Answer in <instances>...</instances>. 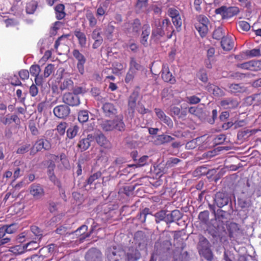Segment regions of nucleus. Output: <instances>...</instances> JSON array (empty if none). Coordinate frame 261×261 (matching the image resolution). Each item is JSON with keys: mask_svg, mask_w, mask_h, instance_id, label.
Here are the masks:
<instances>
[{"mask_svg": "<svg viewBox=\"0 0 261 261\" xmlns=\"http://www.w3.org/2000/svg\"><path fill=\"white\" fill-rule=\"evenodd\" d=\"M213 214L215 219V223H213V239L218 237L221 242H225L227 241V232L222 221L225 218V212L218 210L217 212H215L213 209Z\"/></svg>", "mask_w": 261, "mask_h": 261, "instance_id": "nucleus-1", "label": "nucleus"}, {"mask_svg": "<svg viewBox=\"0 0 261 261\" xmlns=\"http://www.w3.org/2000/svg\"><path fill=\"white\" fill-rule=\"evenodd\" d=\"M211 236L207 233V236L203 233H199L196 247L199 255L209 261L212 260V245L208 240Z\"/></svg>", "mask_w": 261, "mask_h": 261, "instance_id": "nucleus-2", "label": "nucleus"}, {"mask_svg": "<svg viewBox=\"0 0 261 261\" xmlns=\"http://www.w3.org/2000/svg\"><path fill=\"white\" fill-rule=\"evenodd\" d=\"M199 221L195 224L197 230L205 236L207 233L212 236V224L209 219V212L207 211L201 212L198 215Z\"/></svg>", "mask_w": 261, "mask_h": 261, "instance_id": "nucleus-3", "label": "nucleus"}, {"mask_svg": "<svg viewBox=\"0 0 261 261\" xmlns=\"http://www.w3.org/2000/svg\"><path fill=\"white\" fill-rule=\"evenodd\" d=\"M72 54L74 59L77 61L76 68L79 72L83 75L85 73V64L86 62V58L79 49H74Z\"/></svg>", "mask_w": 261, "mask_h": 261, "instance_id": "nucleus-4", "label": "nucleus"}, {"mask_svg": "<svg viewBox=\"0 0 261 261\" xmlns=\"http://www.w3.org/2000/svg\"><path fill=\"white\" fill-rule=\"evenodd\" d=\"M51 148V144L50 141L47 139L41 138L36 141L31 151V154H34L43 149L45 150H49Z\"/></svg>", "mask_w": 261, "mask_h": 261, "instance_id": "nucleus-5", "label": "nucleus"}, {"mask_svg": "<svg viewBox=\"0 0 261 261\" xmlns=\"http://www.w3.org/2000/svg\"><path fill=\"white\" fill-rule=\"evenodd\" d=\"M167 14L171 18L173 24L179 32L182 25V20L179 11L174 8H170L168 10Z\"/></svg>", "mask_w": 261, "mask_h": 261, "instance_id": "nucleus-6", "label": "nucleus"}, {"mask_svg": "<svg viewBox=\"0 0 261 261\" xmlns=\"http://www.w3.org/2000/svg\"><path fill=\"white\" fill-rule=\"evenodd\" d=\"M54 115L59 119H66L70 113V109L66 105H60L53 110Z\"/></svg>", "mask_w": 261, "mask_h": 261, "instance_id": "nucleus-7", "label": "nucleus"}, {"mask_svg": "<svg viewBox=\"0 0 261 261\" xmlns=\"http://www.w3.org/2000/svg\"><path fill=\"white\" fill-rule=\"evenodd\" d=\"M161 76L163 80L171 84H174L176 83V79L170 71L169 66L167 63H164L162 65L161 70Z\"/></svg>", "mask_w": 261, "mask_h": 261, "instance_id": "nucleus-8", "label": "nucleus"}, {"mask_svg": "<svg viewBox=\"0 0 261 261\" xmlns=\"http://www.w3.org/2000/svg\"><path fill=\"white\" fill-rule=\"evenodd\" d=\"M215 202L219 207H222L229 203L230 207H231L232 205L231 198L226 194L221 192L217 193L216 194Z\"/></svg>", "mask_w": 261, "mask_h": 261, "instance_id": "nucleus-9", "label": "nucleus"}, {"mask_svg": "<svg viewBox=\"0 0 261 261\" xmlns=\"http://www.w3.org/2000/svg\"><path fill=\"white\" fill-rule=\"evenodd\" d=\"M63 102L67 106L72 107L77 106L80 103V100L79 96L71 93H65L62 98Z\"/></svg>", "mask_w": 261, "mask_h": 261, "instance_id": "nucleus-10", "label": "nucleus"}, {"mask_svg": "<svg viewBox=\"0 0 261 261\" xmlns=\"http://www.w3.org/2000/svg\"><path fill=\"white\" fill-rule=\"evenodd\" d=\"M125 257L127 261H138L141 257L139 250L135 247H130L125 253Z\"/></svg>", "mask_w": 261, "mask_h": 261, "instance_id": "nucleus-11", "label": "nucleus"}, {"mask_svg": "<svg viewBox=\"0 0 261 261\" xmlns=\"http://www.w3.org/2000/svg\"><path fill=\"white\" fill-rule=\"evenodd\" d=\"M30 194L35 199H39L44 195V190L42 186L37 183L32 184L29 188Z\"/></svg>", "mask_w": 261, "mask_h": 261, "instance_id": "nucleus-12", "label": "nucleus"}, {"mask_svg": "<svg viewBox=\"0 0 261 261\" xmlns=\"http://www.w3.org/2000/svg\"><path fill=\"white\" fill-rule=\"evenodd\" d=\"M164 36H165V33L163 27H161V23L159 22L158 24H155V27L152 30L151 40L158 41Z\"/></svg>", "mask_w": 261, "mask_h": 261, "instance_id": "nucleus-13", "label": "nucleus"}, {"mask_svg": "<svg viewBox=\"0 0 261 261\" xmlns=\"http://www.w3.org/2000/svg\"><path fill=\"white\" fill-rule=\"evenodd\" d=\"M102 254L96 248H91L88 250L85 255L87 261H101Z\"/></svg>", "mask_w": 261, "mask_h": 261, "instance_id": "nucleus-14", "label": "nucleus"}, {"mask_svg": "<svg viewBox=\"0 0 261 261\" xmlns=\"http://www.w3.org/2000/svg\"><path fill=\"white\" fill-rule=\"evenodd\" d=\"M102 109L105 116L108 117H113L117 113L115 106L110 102L105 103L102 107Z\"/></svg>", "mask_w": 261, "mask_h": 261, "instance_id": "nucleus-15", "label": "nucleus"}, {"mask_svg": "<svg viewBox=\"0 0 261 261\" xmlns=\"http://www.w3.org/2000/svg\"><path fill=\"white\" fill-rule=\"evenodd\" d=\"M161 24V27H163L164 30L167 38H171L175 31L169 19L165 18L163 19Z\"/></svg>", "mask_w": 261, "mask_h": 261, "instance_id": "nucleus-16", "label": "nucleus"}, {"mask_svg": "<svg viewBox=\"0 0 261 261\" xmlns=\"http://www.w3.org/2000/svg\"><path fill=\"white\" fill-rule=\"evenodd\" d=\"M150 27L148 23H146L142 27V33L141 34L140 43L144 46L148 45V39L150 34Z\"/></svg>", "mask_w": 261, "mask_h": 261, "instance_id": "nucleus-17", "label": "nucleus"}, {"mask_svg": "<svg viewBox=\"0 0 261 261\" xmlns=\"http://www.w3.org/2000/svg\"><path fill=\"white\" fill-rule=\"evenodd\" d=\"M219 43L222 49L226 51H229L232 49L234 44L232 38L227 36L223 37Z\"/></svg>", "mask_w": 261, "mask_h": 261, "instance_id": "nucleus-18", "label": "nucleus"}, {"mask_svg": "<svg viewBox=\"0 0 261 261\" xmlns=\"http://www.w3.org/2000/svg\"><path fill=\"white\" fill-rule=\"evenodd\" d=\"M73 33L78 40L80 46L81 47H85L87 44V37L85 34L80 29H76Z\"/></svg>", "mask_w": 261, "mask_h": 261, "instance_id": "nucleus-19", "label": "nucleus"}, {"mask_svg": "<svg viewBox=\"0 0 261 261\" xmlns=\"http://www.w3.org/2000/svg\"><path fill=\"white\" fill-rule=\"evenodd\" d=\"M109 261H126L125 252L123 250L113 251L108 255Z\"/></svg>", "mask_w": 261, "mask_h": 261, "instance_id": "nucleus-20", "label": "nucleus"}, {"mask_svg": "<svg viewBox=\"0 0 261 261\" xmlns=\"http://www.w3.org/2000/svg\"><path fill=\"white\" fill-rule=\"evenodd\" d=\"M220 105L225 109H234L239 105L238 101L232 98H227L221 101Z\"/></svg>", "mask_w": 261, "mask_h": 261, "instance_id": "nucleus-21", "label": "nucleus"}, {"mask_svg": "<svg viewBox=\"0 0 261 261\" xmlns=\"http://www.w3.org/2000/svg\"><path fill=\"white\" fill-rule=\"evenodd\" d=\"M55 11L56 18L58 20L63 19L66 15L65 12V6L62 4H58L55 7Z\"/></svg>", "mask_w": 261, "mask_h": 261, "instance_id": "nucleus-22", "label": "nucleus"}, {"mask_svg": "<svg viewBox=\"0 0 261 261\" xmlns=\"http://www.w3.org/2000/svg\"><path fill=\"white\" fill-rule=\"evenodd\" d=\"M148 0H137L135 6V11L137 14L144 12L148 6Z\"/></svg>", "mask_w": 261, "mask_h": 261, "instance_id": "nucleus-23", "label": "nucleus"}, {"mask_svg": "<svg viewBox=\"0 0 261 261\" xmlns=\"http://www.w3.org/2000/svg\"><path fill=\"white\" fill-rule=\"evenodd\" d=\"M141 28V23L139 19H135L130 24V27L129 28L130 32L138 34Z\"/></svg>", "mask_w": 261, "mask_h": 261, "instance_id": "nucleus-24", "label": "nucleus"}, {"mask_svg": "<svg viewBox=\"0 0 261 261\" xmlns=\"http://www.w3.org/2000/svg\"><path fill=\"white\" fill-rule=\"evenodd\" d=\"M91 140H90V135H88L87 138L81 140L78 144V147L82 151L87 150L90 146Z\"/></svg>", "mask_w": 261, "mask_h": 261, "instance_id": "nucleus-25", "label": "nucleus"}, {"mask_svg": "<svg viewBox=\"0 0 261 261\" xmlns=\"http://www.w3.org/2000/svg\"><path fill=\"white\" fill-rule=\"evenodd\" d=\"M114 119L113 120H106L102 122V123L100 124V126L101 128L104 131H112L114 129Z\"/></svg>", "mask_w": 261, "mask_h": 261, "instance_id": "nucleus-26", "label": "nucleus"}, {"mask_svg": "<svg viewBox=\"0 0 261 261\" xmlns=\"http://www.w3.org/2000/svg\"><path fill=\"white\" fill-rule=\"evenodd\" d=\"M114 129L120 132H123L125 129V125L122 118L116 117L114 119Z\"/></svg>", "mask_w": 261, "mask_h": 261, "instance_id": "nucleus-27", "label": "nucleus"}, {"mask_svg": "<svg viewBox=\"0 0 261 261\" xmlns=\"http://www.w3.org/2000/svg\"><path fill=\"white\" fill-rule=\"evenodd\" d=\"M115 30V27L111 23H109L106 27L104 30V35L108 40L111 41L112 40L113 33L114 32Z\"/></svg>", "mask_w": 261, "mask_h": 261, "instance_id": "nucleus-28", "label": "nucleus"}, {"mask_svg": "<svg viewBox=\"0 0 261 261\" xmlns=\"http://www.w3.org/2000/svg\"><path fill=\"white\" fill-rule=\"evenodd\" d=\"M195 29L199 32L201 37H203L205 36L208 31L207 26L201 23H195Z\"/></svg>", "mask_w": 261, "mask_h": 261, "instance_id": "nucleus-29", "label": "nucleus"}, {"mask_svg": "<svg viewBox=\"0 0 261 261\" xmlns=\"http://www.w3.org/2000/svg\"><path fill=\"white\" fill-rule=\"evenodd\" d=\"M38 6V3L35 1H31L27 3L25 7L26 12L29 14H33L36 11Z\"/></svg>", "mask_w": 261, "mask_h": 261, "instance_id": "nucleus-30", "label": "nucleus"}, {"mask_svg": "<svg viewBox=\"0 0 261 261\" xmlns=\"http://www.w3.org/2000/svg\"><path fill=\"white\" fill-rule=\"evenodd\" d=\"M240 12L239 8L237 7L226 6V18H230L234 15H237Z\"/></svg>", "mask_w": 261, "mask_h": 261, "instance_id": "nucleus-31", "label": "nucleus"}, {"mask_svg": "<svg viewBox=\"0 0 261 261\" xmlns=\"http://www.w3.org/2000/svg\"><path fill=\"white\" fill-rule=\"evenodd\" d=\"M229 88L233 93H243L247 90L246 87L241 84H231Z\"/></svg>", "mask_w": 261, "mask_h": 261, "instance_id": "nucleus-32", "label": "nucleus"}, {"mask_svg": "<svg viewBox=\"0 0 261 261\" xmlns=\"http://www.w3.org/2000/svg\"><path fill=\"white\" fill-rule=\"evenodd\" d=\"M88 227L86 225H83L79 227L76 230V233L77 234H80L81 238L80 240H83L85 238L89 237L90 236V233H85L86 231L87 230Z\"/></svg>", "mask_w": 261, "mask_h": 261, "instance_id": "nucleus-33", "label": "nucleus"}, {"mask_svg": "<svg viewBox=\"0 0 261 261\" xmlns=\"http://www.w3.org/2000/svg\"><path fill=\"white\" fill-rule=\"evenodd\" d=\"M95 140L101 146L105 147L108 143V140L102 133H100L96 135Z\"/></svg>", "mask_w": 261, "mask_h": 261, "instance_id": "nucleus-34", "label": "nucleus"}, {"mask_svg": "<svg viewBox=\"0 0 261 261\" xmlns=\"http://www.w3.org/2000/svg\"><path fill=\"white\" fill-rule=\"evenodd\" d=\"M79 127L77 125H74L70 127L67 130V136L69 139L74 138L79 131Z\"/></svg>", "mask_w": 261, "mask_h": 261, "instance_id": "nucleus-35", "label": "nucleus"}, {"mask_svg": "<svg viewBox=\"0 0 261 261\" xmlns=\"http://www.w3.org/2000/svg\"><path fill=\"white\" fill-rule=\"evenodd\" d=\"M6 229V233L13 234L15 233L18 228V225L16 223H12L9 225H4Z\"/></svg>", "mask_w": 261, "mask_h": 261, "instance_id": "nucleus-36", "label": "nucleus"}, {"mask_svg": "<svg viewBox=\"0 0 261 261\" xmlns=\"http://www.w3.org/2000/svg\"><path fill=\"white\" fill-rule=\"evenodd\" d=\"M174 140L171 136L166 135H161L157 137V141L160 144H165L171 142Z\"/></svg>", "mask_w": 261, "mask_h": 261, "instance_id": "nucleus-37", "label": "nucleus"}, {"mask_svg": "<svg viewBox=\"0 0 261 261\" xmlns=\"http://www.w3.org/2000/svg\"><path fill=\"white\" fill-rule=\"evenodd\" d=\"M89 119L88 111L87 110L80 111L78 114V120L81 123L87 122Z\"/></svg>", "mask_w": 261, "mask_h": 261, "instance_id": "nucleus-38", "label": "nucleus"}, {"mask_svg": "<svg viewBox=\"0 0 261 261\" xmlns=\"http://www.w3.org/2000/svg\"><path fill=\"white\" fill-rule=\"evenodd\" d=\"M224 37L225 34L223 30L221 27H218L213 32V39L217 40H221Z\"/></svg>", "mask_w": 261, "mask_h": 261, "instance_id": "nucleus-39", "label": "nucleus"}, {"mask_svg": "<svg viewBox=\"0 0 261 261\" xmlns=\"http://www.w3.org/2000/svg\"><path fill=\"white\" fill-rule=\"evenodd\" d=\"M166 212L165 210H161L159 212L156 213L154 216L155 218V222L158 224L161 221L165 220Z\"/></svg>", "mask_w": 261, "mask_h": 261, "instance_id": "nucleus-40", "label": "nucleus"}, {"mask_svg": "<svg viewBox=\"0 0 261 261\" xmlns=\"http://www.w3.org/2000/svg\"><path fill=\"white\" fill-rule=\"evenodd\" d=\"M238 205L242 208H247L251 205V201L247 198H238Z\"/></svg>", "mask_w": 261, "mask_h": 261, "instance_id": "nucleus-41", "label": "nucleus"}, {"mask_svg": "<svg viewBox=\"0 0 261 261\" xmlns=\"http://www.w3.org/2000/svg\"><path fill=\"white\" fill-rule=\"evenodd\" d=\"M55 71V65L53 64H48L44 69L43 77L47 78L49 76Z\"/></svg>", "mask_w": 261, "mask_h": 261, "instance_id": "nucleus-42", "label": "nucleus"}, {"mask_svg": "<svg viewBox=\"0 0 261 261\" xmlns=\"http://www.w3.org/2000/svg\"><path fill=\"white\" fill-rule=\"evenodd\" d=\"M151 215L149 208L145 207L138 215V218L141 220L142 222L144 223L146 220V217L148 215Z\"/></svg>", "mask_w": 261, "mask_h": 261, "instance_id": "nucleus-43", "label": "nucleus"}, {"mask_svg": "<svg viewBox=\"0 0 261 261\" xmlns=\"http://www.w3.org/2000/svg\"><path fill=\"white\" fill-rule=\"evenodd\" d=\"M101 175V172L100 171H98L90 176L86 181L87 185H92L95 180L100 178Z\"/></svg>", "mask_w": 261, "mask_h": 261, "instance_id": "nucleus-44", "label": "nucleus"}, {"mask_svg": "<svg viewBox=\"0 0 261 261\" xmlns=\"http://www.w3.org/2000/svg\"><path fill=\"white\" fill-rule=\"evenodd\" d=\"M73 82L71 79H67L64 80L63 82L61 83L60 89L61 90L63 91L66 89H69L73 85Z\"/></svg>", "mask_w": 261, "mask_h": 261, "instance_id": "nucleus-45", "label": "nucleus"}, {"mask_svg": "<svg viewBox=\"0 0 261 261\" xmlns=\"http://www.w3.org/2000/svg\"><path fill=\"white\" fill-rule=\"evenodd\" d=\"M181 160L176 158H170L166 163V167L167 168H171L179 163Z\"/></svg>", "mask_w": 261, "mask_h": 261, "instance_id": "nucleus-46", "label": "nucleus"}, {"mask_svg": "<svg viewBox=\"0 0 261 261\" xmlns=\"http://www.w3.org/2000/svg\"><path fill=\"white\" fill-rule=\"evenodd\" d=\"M141 65L138 63L134 58H130L129 69L137 72V70H140Z\"/></svg>", "mask_w": 261, "mask_h": 261, "instance_id": "nucleus-47", "label": "nucleus"}, {"mask_svg": "<svg viewBox=\"0 0 261 261\" xmlns=\"http://www.w3.org/2000/svg\"><path fill=\"white\" fill-rule=\"evenodd\" d=\"M67 127V123L65 122H60L57 126L56 130L60 135H64Z\"/></svg>", "mask_w": 261, "mask_h": 261, "instance_id": "nucleus-48", "label": "nucleus"}, {"mask_svg": "<svg viewBox=\"0 0 261 261\" xmlns=\"http://www.w3.org/2000/svg\"><path fill=\"white\" fill-rule=\"evenodd\" d=\"M239 230L238 225L236 223H231L229 226V236L230 238L233 237V234Z\"/></svg>", "mask_w": 261, "mask_h": 261, "instance_id": "nucleus-49", "label": "nucleus"}, {"mask_svg": "<svg viewBox=\"0 0 261 261\" xmlns=\"http://www.w3.org/2000/svg\"><path fill=\"white\" fill-rule=\"evenodd\" d=\"M41 71L40 66L37 64L32 65L30 68V72L31 75L35 76L39 74Z\"/></svg>", "mask_w": 261, "mask_h": 261, "instance_id": "nucleus-50", "label": "nucleus"}, {"mask_svg": "<svg viewBox=\"0 0 261 261\" xmlns=\"http://www.w3.org/2000/svg\"><path fill=\"white\" fill-rule=\"evenodd\" d=\"M245 54L250 57H258L261 55L260 50L259 48L247 50L246 51Z\"/></svg>", "mask_w": 261, "mask_h": 261, "instance_id": "nucleus-51", "label": "nucleus"}, {"mask_svg": "<svg viewBox=\"0 0 261 261\" xmlns=\"http://www.w3.org/2000/svg\"><path fill=\"white\" fill-rule=\"evenodd\" d=\"M225 94V92L223 89L219 88L217 86L213 87V95L217 97H220L223 96Z\"/></svg>", "mask_w": 261, "mask_h": 261, "instance_id": "nucleus-52", "label": "nucleus"}, {"mask_svg": "<svg viewBox=\"0 0 261 261\" xmlns=\"http://www.w3.org/2000/svg\"><path fill=\"white\" fill-rule=\"evenodd\" d=\"M136 74V72L132 71V69H128V71L127 72L125 77V82L128 84L130 82L133 81Z\"/></svg>", "mask_w": 261, "mask_h": 261, "instance_id": "nucleus-53", "label": "nucleus"}, {"mask_svg": "<svg viewBox=\"0 0 261 261\" xmlns=\"http://www.w3.org/2000/svg\"><path fill=\"white\" fill-rule=\"evenodd\" d=\"M216 15H220L221 19H226V6H223L216 9L215 10Z\"/></svg>", "mask_w": 261, "mask_h": 261, "instance_id": "nucleus-54", "label": "nucleus"}, {"mask_svg": "<svg viewBox=\"0 0 261 261\" xmlns=\"http://www.w3.org/2000/svg\"><path fill=\"white\" fill-rule=\"evenodd\" d=\"M226 139L225 136L223 134L217 135L213 139V144L215 145L223 143Z\"/></svg>", "mask_w": 261, "mask_h": 261, "instance_id": "nucleus-55", "label": "nucleus"}, {"mask_svg": "<svg viewBox=\"0 0 261 261\" xmlns=\"http://www.w3.org/2000/svg\"><path fill=\"white\" fill-rule=\"evenodd\" d=\"M31 230L35 236L40 239L42 237V231L37 226L32 225L31 226Z\"/></svg>", "mask_w": 261, "mask_h": 261, "instance_id": "nucleus-56", "label": "nucleus"}, {"mask_svg": "<svg viewBox=\"0 0 261 261\" xmlns=\"http://www.w3.org/2000/svg\"><path fill=\"white\" fill-rule=\"evenodd\" d=\"M134 187L130 186H127L124 187L120 190V192L124 193L126 196H129L133 193Z\"/></svg>", "mask_w": 261, "mask_h": 261, "instance_id": "nucleus-57", "label": "nucleus"}, {"mask_svg": "<svg viewBox=\"0 0 261 261\" xmlns=\"http://www.w3.org/2000/svg\"><path fill=\"white\" fill-rule=\"evenodd\" d=\"M60 163L63 167L67 168L69 166V161L66 155L64 153L60 154Z\"/></svg>", "mask_w": 261, "mask_h": 261, "instance_id": "nucleus-58", "label": "nucleus"}, {"mask_svg": "<svg viewBox=\"0 0 261 261\" xmlns=\"http://www.w3.org/2000/svg\"><path fill=\"white\" fill-rule=\"evenodd\" d=\"M205 138V136H203L200 138H199V139H201V141H203V144L202 145V147L203 148H211V144L212 142V139L211 137H207L206 140H204Z\"/></svg>", "mask_w": 261, "mask_h": 261, "instance_id": "nucleus-59", "label": "nucleus"}, {"mask_svg": "<svg viewBox=\"0 0 261 261\" xmlns=\"http://www.w3.org/2000/svg\"><path fill=\"white\" fill-rule=\"evenodd\" d=\"M87 18L89 21V25L91 27H94L97 23V20L92 13H89L87 15Z\"/></svg>", "mask_w": 261, "mask_h": 261, "instance_id": "nucleus-60", "label": "nucleus"}, {"mask_svg": "<svg viewBox=\"0 0 261 261\" xmlns=\"http://www.w3.org/2000/svg\"><path fill=\"white\" fill-rule=\"evenodd\" d=\"M251 130L249 129L241 130L238 133V138L239 139L246 138L250 135Z\"/></svg>", "mask_w": 261, "mask_h": 261, "instance_id": "nucleus-61", "label": "nucleus"}, {"mask_svg": "<svg viewBox=\"0 0 261 261\" xmlns=\"http://www.w3.org/2000/svg\"><path fill=\"white\" fill-rule=\"evenodd\" d=\"M91 37L93 40L100 39L103 40V39L101 36L100 29L98 28L94 29L92 33Z\"/></svg>", "mask_w": 261, "mask_h": 261, "instance_id": "nucleus-62", "label": "nucleus"}, {"mask_svg": "<svg viewBox=\"0 0 261 261\" xmlns=\"http://www.w3.org/2000/svg\"><path fill=\"white\" fill-rule=\"evenodd\" d=\"M30 147L31 145L29 144L23 145L17 149L16 153L18 154H24L29 151Z\"/></svg>", "mask_w": 261, "mask_h": 261, "instance_id": "nucleus-63", "label": "nucleus"}, {"mask_svg": "<svg viewBox=\"0 0 261 261\" xmlns=\"http://www.w3.org/2000/svg\"><path fill=\"white\" fill-rule=\"evenodd\" d=\"M261 70V60L251 61V71Z\"/></svg>", "mask_w": 261, "mask_h": 261, "instance_id": "nucleus-64", "label": "nucleus"}]
</instances>
